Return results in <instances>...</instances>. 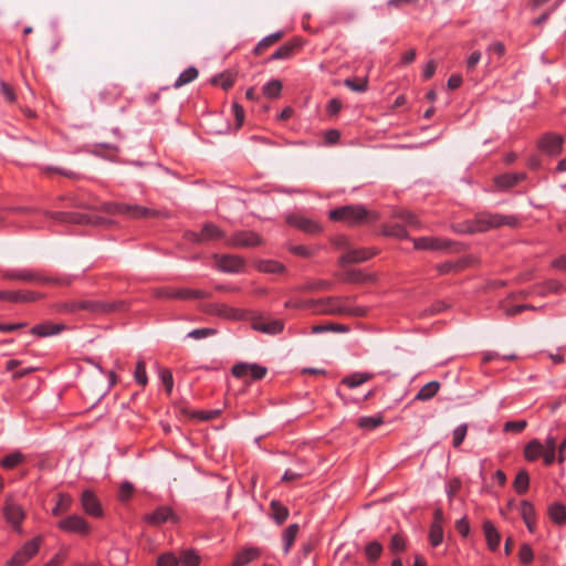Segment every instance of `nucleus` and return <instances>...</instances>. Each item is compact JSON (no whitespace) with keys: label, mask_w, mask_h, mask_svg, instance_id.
I'll use <instances>...</instances> for the list:
<instances>
[{"label":"nucleus","mask_w":566,"mask_h":566,"mask_svg":"<svg viewBox=\"0 0 566 566\" xmlns=\"http://www.w3.org/2000/svg\"><path fill=\"white\" fill-rule=\"evenodd\" d=\"M350 301L348 296H328L318 300H306L294 304L293 306L311 308L313 314L318 315H349L365 316L367 308L361 306L349 307L347 303Z\"/></svg>","instance_id":"1"},{"label":"nucleus","mask_w":566,"mask_h":566,"mask_svg":"<svg viewBox=\"0 0 566 566\" xmlns=\"http://www.w3.org/2000/svg\"><path fill=\"white\" fill-rule=\"evenodd\" d=\"M504 224L515 227L516 219L512 216L480 213L474 220H468L454 224L453 230L459 233H475L499 228Z\"/></svg>","instance_id":"2"},{"label":"nucleus","mask_w":566,"mask_h":566,"mask_svg":"<svg viewBox=\"0 0 566 566\" xmlns=\"http://www.w3.org/2000/svg\"><path fill=\"white\" fill-rule=\"evenodd\" d=\"M103 210L107 213L123 214L133 219L151 218L159 214L156 210H150L143 206L129 203L108 202L103 205Z\"/></svg>","instance_id":"3"},{"label":"nucleus","mask_w":566,"mask_h":566,"mask_svg":"<svg viewBox=\"0 0 566 566\" xmlns=\"http://www.w3.org/2000/svg\"><path fill=\"white\" fill-rule=\"evenodd\" d=\"M369 212L363 206H344L329 211V218L334 221H344L348 224L360 223L366 220Z\"/></svg>","instance_id":"4"},{"label":"nucleus","mask_w":566,"mask_h":566,"mask_svg":"<svg viewBox=\"0 0 566 566\" xmlns=\"http://www.w3.org/2000/svg\"><path fill=\"white\" fill-rule=\"evenodd\" d=\"M3 517L6 521L12 526V528L17 532H21V523L25 517V512L23 509L13 502L11 496L6 499V503L3 506Z\"/></svg>","instance_id":"5"},{"label":"nucleus","mask_w":566,"mask_h":566,"mask_svg":"<svg viewBox=\"0 0 566 566\" xmlns=\"http://www.w3.org/2000/svg\"><path fill=\"white\" fill-rule=\"evenodd\" d=\"M43 214L51 218L55 222L60 223H98L101 219L93 220L87 214H82L77 212H51L49 210L43 211Z\"/></svg>","instance_id":"6"},{"label":"nucleus","mask_w":566,"mask_h":566,"mask_svg":"<svg viewBox=\"0 0 566 566\" xmlns=\"http://www.w3.org/2000/svg\"><path fill=\"white\" fill-rule=\"evenodd\" d=\"M125 306V302L123 301L103 302L85 300L81 301L80 304L81 310L88 311L92 313H111L116 311H123Z\"/></svg>","instance_id":"7"},{"label":"nucleus","mask_w":566,"mask_h":566,"mask_svg":"<svg viewBox=\"0 0 566 566\" xmlns=\"http://www.w3.org/2000/svg\"><path fill=\"white\" fill-rule=\"evenodd\" d=\"M41 537H35L27 542L8 562L9 566H22L31 559L39 551Z\"/></svg>","instance_id":"8"},{"label":"nucleus","mask_w":566,"mask_h":566,"mask_svg":"<svg viewBox=\"0 0 566 566\" xmlns=\"http://www.w3.org/2000/svg\"><path fill=\"white\" fill-rule=\"evenodd\" d=\"M251 326L253 329L258 332L269 335H276L283 331L284 323L281 319H274L265 316H256L253 317Z\"/></svg>","instance_id":"9"},{"label":"nucleus","mask_w":566,"mask_h":566,"mask_svg":"<svg viewBox=\"0 0 566 566\" xmlns=\"http://www.w3.org/2000/svg\"><path fill=\"white\" fill-rule=\"evenodd\" d=\"M60 530L64 532L75 533L78 535H87L91 531L87 522L78 515H70L57 523Z\"/></svg>","instance_id":"10"},{"label":"nucleus","mask_w":566,"mask_h":566,"mask_svg":"<svg viewBox=\"0 0 566 566\" xmlns=\"http://www.w3.org/2000/svg\"><path fill=\"white\" fill-rule=\"evenodd\" d=\"M413 247L417 250H428V251H442L449 249L451 245L455 244L454 242L433 237H423L419 239H412Z\"/></svg>","instance_id":"11"},{"label":"nucleus","mask_w":566,"mask_h":566,"mask_svg":"<svg viewBox=\"0 0 566 566\" xmlns=\"http://www.w3.org/2000/svg\"><path fill=\"white\" fill-rule=\"evenodd\" d=\"M261 243L262 238L259 234L249 231L237 232L227 241L228 245L237 248H252L260 245Z\"/></svg>","instance_id":"12"},{"label":"nucleus","mask_w":566,"mask_h":566,"mask_svg":"<svg viewBox=\"0 0 566 566\" xmlns=\"http://www.w3.org/2000/svg\"><path fill=\"white\" fill-rule=\"evenodd\" d=\"M216 266L223 272L239 273L244 268V260L237 255H214Z\"/></svg>","instance_id":"13"},{"label":"nucleus","mask_w":566,"mask_h":566,"mask_svg":"<svg viewBox=\"0 0 566 566\" xmlns=\"http://www.w3.org/2000/svg\"><path fill=\"white\" fill-rule=\"evenodd\" d=\"M233 376L243 378L250 376L254 380L262 379L266 374V368L254 364H237L232 368Z\"/></svg>","instance_id":"14"},{"label":"nucleus","mask_w":566,"mask_h":566,"mask_svg":"<svg viewBox=\"0 0 566 566\" xmlns=\"http://www.w3.org/2000/svg\"><path fill=\"white\" fill-rule=\"evenodd\" d=\"M224 237L223 231H221L213 223H206L200 233L191 232L189 233V238L195 242H206L210 240H219Z\"/></svg>","instance_id":"15"},{"label":"nucleus","mask_w":566,"mask_h":566,"mask_svg":"<svg viewBox=\"0 0 566 566\" xmlns=\"http://www.w3.org/2000/svg\"><path fill=\"white\" fill-rule=\"evenodd\" d=\"M564 138L560 135H545L539 142L538 147L548 155H558L563 148Z\"/></svg>","instance_id":"16"},{"label":"nucleus","mask_w":566,"mask_h":566,"mask_svg":"<svg viewBox=\"0 0 566 566\" xmlns=\"http://www.w3.org/2000/svg\"><path fill=\"white\" fill-rule=\"evenodd\" d=\"M4 277L9 280H20L31 283H49L50 279L42 276L38 272L29 271V270H20V271H8L4 273Z\"/></svg>","instance_id":"17"},{"label":"nucleus","mask_w":566,"mask_h":566,"mask_svg":"<svg viewBox=\"0 0 566 566\" xmlns=\"http://www.w3.org/2000/svg\"><path fill=\"white\" fill-rule=\"evenodd\" d=\"M146 521L151 525H160L166 522H176L177 516L172 512V510L168 506H160L155 510L153 513L146 515Z\"/></svg>","instance_id":"18"},{"label":"nucleus","mask_w":566,"mask_h":566,"mask_svg":"<svg viewBox=\"0 0 566 566\" xmlns=\"http://www.w3.org/2000/svg\"><path fill=\"white\" fill-rule=\"evenodd\" d=\"M375 254H376V251H371L369 249H354V250H349L345 254H343L339 259V263L342 265H345L348 263H359V262H364V261L370 259Z\"/></svg>","instance_id":"19"},{"label":"nucleus","mask_w":566,"mask_h":566,"mask_svg":"<svg viewBox=\"0 0 566 566\" xmlns=\"http://www.w3.org/2000/svg\"><path fill=\"white\" fill-rule=\"evenodd\" d=\"M39 297L40 295L34 292L0 291V300L14 303L32 302Z\"/></svg>","instance_id":"20"},{"label":"nucleus","mask_w":566,"mask_h":566,"mask_svg":"<svg viewBox=\"0 0 566 566\" xmlns=\"http://www.w3.org/2000/svg\"><path fill=\"white\" fill-rule=\"evenodd\" d=\"M84 511L93 516L102 515V507L96 496L91 491H84L81 497Z\"/></svg>","instance_id":"21"},{"label":"nucleus","mask_w":566,"mask_h":566,"mask_svg":"<svg viewBox=\"0 0 566 566\" xmlns=\"http://www.w3.org/2000/svg\"><path fill=\"white\" fill-rule=\"evenodd\" d=\"M524 457L528 461H536L539 458H543L545 462V450L544 444L537 440H531L524 448Z\"/></svg>","instance_id":"22"},{"label":"nucleus","mask_w":566,"mask_h":566,"mask_svg":"<svg viewBox=\"0 0 566 566\" xmlns=\"http://www.w3.org/2000/svg\"><path fill=\"white\" fill-rule=\"evenodd\" d=\"M289 223L298 228L300 230L306 232V233H316L319 231L321 227L317 222L314 220L300 217V216H292L287 219Z\"/></svg>","instance_id":"23"},{"label":"nucleus","mask_w":566,"mask_h":566,"mask_svg":"<svg viewBox=\"0 0 566 566\" xmlns=\"http://www.w3.org/2000/svg\"><path fill=\"white\" fill-rule=\"evenodd\" d=\"M64 329V325L62 324H52L49 322L35 325L32 327L31 333L33 335L40 336V337H48L52 335H56Z\"/></svg>","instance_id":"24"},{"label":"nucleus","mask_w":566,"mask_h":566,"mask_svg":"<svg viewBox=\"0 0 566 566\" xmlns=\"http://www.w3.org/2000/svg\"><path fill=\"white\" fill-rule=\"evenodd\" d=\"M483 531L489 548L491 551H496L501 541L500 533L490 521H485L483 523Z\"/></svg>","instance_id":"25"},{"label":"nucleus","mask_w":566,"mask_h":566,"mask_svg":"<svg viewBox=\"0 0 566 566\" xmlns=\"http://www.w3.org/2000/svg\"><path fill=\"white\" fill-rule=\"evenodd\" d=\"M392 217L400 220L402 223L411 227L412 229L422 228V222L419 220V218L408 210H396L392 213Z\"/></svg>","instance_id":"26"},{"label":"nucleus","mask_w":566,"mask_h":566,"mask_svg":"<svg viewBox=\"0 0 566 566\" xmlns=\"http://www.w3.org/2000/svg\"><path fill=\"white\" fill-rule=\"evenodd\" d=\"M525 178V174H505L495 179L496 186L502 189L511 188Z\"/></svg>","instance_id":"27"},{"label":"nucleus","mask_w":566,"mask_h":566,"mask_svg":"<svg viewBox=\"0 0 566 566\" xmlns=\"http://www.w3.org/2000/svg\"><path fill=\"white\" fill-rule=\"evenodd\" d=\"M259 555L260 551L258 548H247L237 554L231 566H244L250 562L254 560L256 557H259Z\"/></svg>","instance_id":"28"},{"label":"nucleus","mask_w":566,"mask_h":566,"mask_svg":"<svg viewBox=\"0 0 566 566\" xmlns=\"http://www.w3.org/2000/svg\"><path fill=\"white\" fill-rule=\"evenodd\" d=\"M543 444L545 450V464L551 465L557 455V439L549 434Z\"/></svg>","instance_id":"29"},{"label":"nucleus","mask_w":566,"mask_h":566,"mask_svg":"<svg viewBox=\"0 0 566 566\" xmlns=\"http://www.w3.org/2000/svg\"><path fill=\"white\" fill-rule=\"evenodd\" d=\"M521 515L526 524V527L528 528L530 532H534V528H535V522H534V516H535V510H534V506L527 502V501H523L521 503Z\"/></svg>","instance_id":"30"},{"label":"nucleus","mask_w":566,"mask_h":566,"mask_svg":"<svg viewBox=\"0 0 566 566\" xmlns=\"http://www.w3.org/2000/svg\"><path fill=\"white\" fill-rule=\"evenodd\" d=\"M176 298L179 300H190V298H207L209 297V293L203 290H191V289H179L174 292Z\"/></svg>","instance_id":"31"},{"label":"nucleus","mask_w":566,"mask_h":566,"mask_svg":"<svg viewBox=\"0 0 566 566\" xmlns=\"http://www.w3.org/2000/svg\"><path fill=\"white\" fill-rule=\"evenodd\" d=\"M258 269L264 273L279 274L285 272V266L273 260H264L258 263Z\"/></svg>","instance_id":"32"},{"label":"nucleus","mask_w":566,"mask_h":566,"mask_svg":"<svg viewBox=\"0 0 566 566\" xmlns=\"http://www.w3.org/2000/svg\"><path fill=\"white\" fill-rule=\"evenodd\" d=\"M373 378L371 374L368 373H355L345 378L342 382L347 385L349 388H355Z\"/></svg>","instance_id":"33"},{"label":"nucleus","mask_w":566,"mask_h":566,"mask_svg":"<svg viewBox=\"0 0 566 566\" xmlns=\"http://www.w3.org/2000/svg\"><path fill=\"white\" fill-rule=\"evenodd\" d=\"M548 515L553 522L564 524L566 522V507L560 503H553L548 507Z\"/></svg>","instance_id":"34"},{"label":"nucleus","mask_w":566,"mask_h":566,"mask_svg":"<svg viewBox=\"0 0 566 566\" xmlns=\"http://www.w3.org/2000/svg\"><path fill=\"white\" fill-rule=\"evenodd\" d=\"M440 384L438 381H430L418 391L416 399L422 401L429 400L438 392Z\"/></svg>","instance_id":"35"},{"label":"nucleus","mask_w":566,"mask_h":566,"mask_svg":"<svg viewBox=\"0 0 566 566\" xmlns=\"http://www.w3.org/2000/svg\"><path fill=\"white\" fill-rule=\"evenodd\" d=\"M211 312L221 317L232 318V319H238L241 316L239 310L229 307L224 304L213 305V308L211 310Z\"/></svg>","instance_id":"36"},{"label":"nucleus","mask_w":566,"mask_h":566,"mask_svg":"<svg viewBox=\"0 0 566 566\" xmlns=\"http://www.w3.org/2000/svg\"><path fill=\"white\" fill-rule=\"evenodd\" d=\"M384 422L381 416L361 417L357 421V426L363 430H373Z\"/></svg>","instance_id":"37"},{"label":"nucleus","mask_w":566,"mask_h":566,"mask_svg":"<svg viewBox=\"0 0 566 566\" xmlns=\"http://www.w3.org/2000/svg\"><path fill=\"white\" fill-rule=\"evenodd\" d=\"M513 485L518 494H524L527 491L528 485H530V476H528L527 471L521 470L517 473Z\"/></svg>","instance_id":"38"},{"label":"nucleus","mask_w":566,"mask_h":566,"mask_svg":"<svg viewBox=\"0 0 566 566\" xmlns=\"http://www.w3.org/2000/svg\"><path fill=\"white\" fill-rule=\"evenodd\" d=\"M198 76V70L196 67H189L185 70L179 77L176 80L174 87L179 88L193 80H196Z\"/></svg>","instance_id":"39"},{"label":"nucleus","mask_w":566,"mask_h":566,"mask_svg":"<svg viewBox=\"0 0 566 566\" xmlns=\"http://www.w3.org/2000/svg\"><path fill=\"white\" fill-rule=\"evenodd\" d=\"M283 36L282 32H276L265 36L254 49L255 54H262L269 46L276 43Z\"/></svg>","instance_id":"40"},{"label":"nucleus","mask_w":566,"mask_h":566,"mask_svg":"<svg viewBox=\"0 0 566 566\" xmlns=\"http://www.w3.org/2000/svg\"><path fill=\"white\" fill-rule=\"evenodd\" d=\"M295 48V43H285L271 55L270 60H289L292 57Z\"/></svg>","instance_id":"41"},{"label":"nucleus","mask_w":566,"mask_h":566,"mask_svg":"<svg viewBox=\"0 0 566 566\" xmlns=\"http://www.w3.org/2000/svg\"><path fill=\"white\" fill-rule=\"evenodd\" d=\"M262 91L266 97L277 98L282 91V82L279 80H272L263 86Z\"/></svg>","instance_id":"42"},{"label":"nucleus","mask_w":566,"mask_h":566,"mask_svg":"<svg viewBox=\"0 0 566 566\" xmlns=\"http://www.w3.org/2000/svg\"><path fill=\"white\" fill-rule=\"evenodd\" d=\"M382 232L386 235L396 237V238H399V239H407L408 238L407 231L399 223L385 224L382 227Z\"/></svg>","instance_id":"43"},{"label":"nucleus","mask_w":566,"mask_h":566,"mask_svg":"<svg viewBox=\"0 0 566 566\" xmlns=\"http://www.w3.org/2000/svg\"><path fill=\"white\" fill-rule=\"evenodd\" d=\"M72 499L69 495L60 494L59 501L55 505V507L52 510V514L55 516H59L65 512H67L71 507Z\"/></svg>","instance_id":"44"},{"label":"nucleus","mask_w":566,"mask_h":566,"mask_svg":"<svg viewBox=\"0 0 566 566\" xmlns=\"http://www.w3.org/2000/svg\"><path fill=\"white\" fill-rule=\"evenodd\" d=\"M297 532H298L297 524H292L285 530V532L283 534L284 552L285 553H287L290 551L291 546L293 545L295 537L297 535Z\"/></svg>","instance_id":"45"},{"label":"nucleus","mask_w":566,"mask_h":566,"mask_svg":"<svg viewBox=\"0 0 566 566\" xmlns=\"http://www.w3.org/2000/svg\"><path fill=\"white\" fill-rule=\"evenodd\" d=\"M381 552L382 545L377 541L368 543L365 547V554L370 562L377 560L381 555Z\"/></svg>","instance_id":"46"},{"label":"nucleus","mask_w":566,"mask_h":566,"mask_svg":"<svg viewBox=\"0 0 566 566\" xmlns=\"http://www.w3.org/2000/svg\"><path fill=\"white\" fill-rule=\"evenodd\" d=\"M500 308L506 316H515L526 310V305H512L510 300H504L500 303Z\"/></svg>","instance_id":"47"},{"label":"nucleus","mask_w":566,"mask_h":566,"mask_svg":"<svg viewBox=\"0 0 566 566\" xmlns=\"http://www.w3.org/2000/svg\"><path fill=\"white\" fill-rule=\"evenodd\" d=\"M271 509H272L273 517L279 524L283 523L287 518V516H289L287 509L283 505H281L279 502L273 501L271 503Z\"/></svg>","instance_id":"48"},{"label":"nucleus","mask_w":566,"mask_h":566,"mask_svg":"<svg viewBox=\"0 0 566 566\" xmlns=\"http://www.w3.org/2000/svg\"><path fill=\"white\" fill-rule=\"evenodd\" d=\"M184 566H198L200 563V557L193 551H184L179 558V564Z\"/></svg>","instance_id":"49"},{"label":"nucleus","mask_w":566,"mask_h":566,"mask_svg":"<svg viewBox=\"0 0 566 566\" xmlns=\"http://www.w3.org/2000/svg\"><path fill=\"white\" fill-rule=\"evenodd\" d=\"M430 543L433 546H438L442 543L443 539V527L442 525L431 524L429 531Z\"/></svg>","instance_id":"50"},{"label":"nucleus","mask_w":566,"mask_h":566,"mask_svg":"<svg viewBox=\"0 0 566 566\" xmlns=\"http://www.w3.org/2000/svg\"><path fill=\"white\" fill-rule=\"evenodd\" d=\"M344 84L349 90L360 93V92H365L367 90L368 80H367V77H364L359 81L356 78H346L344 81Z\"/></svg>","instance_id":"51"},{"label":"nucleus","mask_w":566,"mask_h":566,"mask_svg":"<svg viewBox=\"0 0 566 566\" xmlns=\"http://www.w3.org/2000/svg\"><path fill=\"white\" fill-rule=\"evenodd\" d=\"M23 459H24V457L22 453L14 452V453H11V454L4 457L1 461V465L4 469H12L15 465H18L19 463H21L23 461Z\"/></svg>","instance_id":"52"},{"label":"nucleus","mask_w":566,"mask_h":566,"mask_svg":"<svg viewBox=\"0 0 566 566\" xmlns=\"http://www.w3.org/2000/svg\"><path fill=\"white\" fill-rule=\"evenodd\" d=\"M135 380L140 386H146L148 378L146 374V365L143 360H138L136 364L135 373H134Z\"/></svg>","instance_id":"53"},{"label":"nucleus","mask_w":566,"mask_h":566,"mask_svg":"<svg viewBox=\"0 0 566 566\" xmlns=\"http://www.w3.org/2000/svg\"><path fill=\"white\" fill-rule=\"evenodd\" d=\"M179 558L172 553H164L158 556L156 566H178Z\"/></svg>","instance_id":"54"},{"label":"nucleus","mask_w":566,"mask_h":566,"mask_svg":"<svg viewBox=\"0 0 566 566\" xmlns=\"http://www.w3.org/2000/svg\"><path fill=\"white\" fill-rule=\"evenodd\" d=\"M216 334H217V331L214 328L205 327V328H198V329H193V331L189 332L188 337L193 338V339H202V338H206L209 336H213Z\"/></svg>","instance_id":"55"},{"label":"nucleus","mask_w":566,"mask_h":566,"mask_svg":"<svg viewBox=\"0 0 566 566\" xmlns=\"http://www.w3.org/2000/svg\"><path fill=\"white\" fill-rule=\"evenodd\" d=\"M467 431H468L467 424H461L454 429L453 440H452L453 447L458 448L463 442V440L467 436Z\"/></svg>","instance_id":"56"},{"label":"nucleus","mask_w":566,"mask_h":566,"mask_svg":"<svg viewBox=\"0 0 566 566\" xmlns=\"http://www.w3.org/2000/svg\"><path fill=\"white\" fill-rule=\"evenodd\" d=\"M81 301H71V302H64L56 304V311L61 313H73L76 312L80 308Z\"/></svg>","instance_id":"57"},{"label":"nucleus","mask_w":566,"mask_h":566,"mask_svg":"<svg viewBox=\"0 0 566 566\" xmlns=\"http://www.w3.org/2000/svg\"><path fill=\"white\" fill-rule=\"evenodd\" d=\"M333 284L328 281L319 280L308 283L304 289L308 291H328Z\"/></svg>","instance_id":"58"},{"label":"nucleus","mask_w":566,"mask_h":566,"mask_svg":"<svg viewBox=\"0 0 566 566\" xmlns=\"http://www.w3.org/2000/svg\"><path fill=\"white\" fill-rule=\"evenodd\" d=\"M527 423L525 420L520 421H509L504 426V430L509 432H522L526 428Z\"/></svg>","instance_id":"59"},{"label":"nucleus","mask_w":566,"mask_h":566,"mask_svg":"<svg viewBox=\"0 0 566 566\" xmlns=\"http://www.w3.org/2000/svg\"><path fill=\"white\" fill-rule=\"evenodd\" d=\"M518 556L523 564H530L533 560V551L531 546L523 544L520 548Z\"/></svg>","instance_id":"60"},{"label":"nucleus","mask_w":566,"mask_h":566,"mask_svg":"<svg viewBox=\"0 0 566 566\" xmlns=\"http://www.w3.org/2000/svg\"><path fill=\"white\" fill-rule=\"evenodd\" d=\"M160 378H161L163 384L166 387L167 392L170 394L172 390V386H174V379H172L171 371L168 369H163L160 371Z\"/></svg>","instance_id":"61"},{"label":"nucleus","mask_w":566,"mask_h":566,"mask_svg":"<svg viewBox=\"0 0 566 566\" xmlns=\"http://www.w3.org/2000/svg\"><path fill=\"white\" fill-rule=\"evenodd\" d=\"M405 547V541L400 535L396 534L391 537L390 549L392 553L402 552Z\"/></svg>","instance_id":"62"},{"label":"nucleus","mask_w":566,"mask_h":566,"mask_svg":"<svg viewBox=\"0 0 566 566\" xmlns=\"http://www.w3.org/2000/svg\"><path fill=\"white\" fill-rule=\"evenodd\" d=\"M213 83L221 85V87L224 90H228L233 85L234 78L232 75H223L222 74L218 77H214Z\"/></svg>","instance_id":"63"},{"label":"nucleus","mask_w":566,"mask_h":566,"mask_svg":"<svg viewBox=\"0 0 566 566\" xmlns=\"http://www.w3.org/2000/svg\"><path fill=\"white\" fill-rule=\"evenodd\" d=\"M482 54L480 51H474L471 53V55L467 60V70L473 71L476 66V64L481 61Z\"/></svg>","instance_id":"64"}]
</instances>
